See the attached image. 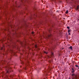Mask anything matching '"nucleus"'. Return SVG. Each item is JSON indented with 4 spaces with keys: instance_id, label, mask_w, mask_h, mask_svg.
I'll return each instance as SVG.
<instances>
[{
    "instance_id": "f257e3e1",
    "label": "nucleus",
    "mask_w": 79,
    "mask_h": 79,
    "mask_svg": "<svg viewBox=\"0 0 79 79\" xmlns=\"http://www.w3.org/2000/svg\"><path fill=\"white\" fill-rule=\"evenodd\" d=\"M5 68H6V72L7 73H10V69L9 66V64H7V65L5 67Z\"/></svg>"
},
{
    "instance_id": "f03ea898",
    "label": "nucleus",
    "mask_w": 79,
    "mask_h": 79,
    "mask_svg": "<svg viewBox=\"0 0 79 79\" xmlns=\"http://www.w3.org/2000/svg\"><path fill=\"white\" fill-rule=\"evenodd\" d=\"M4 47H0V50H3V51H4Z\"/></svg>"
},
{
    "instance_id": "7ed1b4c3",
    "label": "nucleus",
    "mask_w": 79,
    "mask_h": 79,
    "mask_svg": "<svg viewBox=\"0 0 79 79\" xmlns=\"http://www.w3.org/2000/svg\"><path fill=\"white\" fill-rule=\"evenodd\" d=\"M6 61L4 60L3 61H2L1 62V64H4V63H6Z\"/></svg>"
},
{
    "instance_id": "20e7f679",
    "label": "nucleus",
    "mask_w": 79,
    "mask_h": 79,
    "mask_svg": "<svg viewBox=\"0 0 79 79\" xmlns=\"http://www.w3.org/2000/svg\"><path fill=\"white\" fill-rule=\"evenodd\" d=\"M46 70H44V71H43V73H44V74H47V72H46Z\"/></svg>"
},
{
    "instance_id": "39448f33",
    "label": "nucleus",
    "mask_w": 79,
    "mask_h": 79,
    "mask_svg": "<svg viewBox=\"0 0 79 79\" xmlns=\"http://www.w3.org/2000/svg\"><path fill=\"white\" fill-rule=\"evenodd\" d=\"M24 2H25V1L23 0H22L21 1V4H23V3Z\"/></svg>"
},
{
    "instance_id": "423d86ee",
    "label": "nucleus",
    "mask_w": 79,
    "mask_h": 79,
    "mask_svg": "<svg viewBox=\"0 0 79 79\" xmlns=\"http://www.w3.org/2000/svg\"><path fill=\"white\" fill-rule=\"evenodd\" d=\"M79 6H78L76 8V10H79Z\"/></svg>"
},
{
    "instance_id": "0eeeda50",
    "label": "nucleus",
    "mask_w": 79,
    "mask_h": 79,
    "mask_svg": "<svg viewBox=\"0 0 79 79\" xmlns=\"http://www.w3.org/2000/svg\"><path fill=\"white\" fill-rule=\"evenodd\" d=\"M6 53V52H4V51H3V52H2V53H3V54L4 55H5V53Z\"/></svg>"
},
{
    "instance_id": "6e6552de",
    "label": "nucleus",
    "mask_w": 79,
    "mask_h": 79,
    "mask_svg": "<svg viewBox=\"0 0 79 79\" xmlns=\"http://www.w3.org/2000/svg\"><path fill=\"white\" fill-rule=\"evenodd\" d=\"M72 69L73 70L72 73H74V72L75 71H74V69H73V68H72Z\"/></svg>"
},
{
    "instance_id": "1a4fd4ad",
    "label": "nucleus",
    "mask_w": 79,
    "mask_h": 79,
    "mask_svg": "<svg viewBox=\"0 0 79 79\" xmlns=\"http://www.w3.org/2000/svg\"><path fill=\"white\" fill-rule=\"evenodd\" d=\"M69 48H70V49H71V50H73V47L71 46L69 47Z\"/></svg>"
},
{
    "instance_id": "9d476101",
    "label": "nucleus",
    "mask_w": 79,
    "mask_h": 79,
    "mask_svg": "<svg viewBox=\"0 0 79 79\" xmlns=\"http://www.w3.org/2000/svg\"><path fill=\"white\" fill-rule=\"evenodd\" d=\"M72 76L73 77H74V76H75V77H76V76L74 74H72Z\"/></svg>"
},
{
    "instance_id": "9b49d317",
    "label": "nucleus",
    "mask_w": 79,
    "mask_h": 79,
    "mask_svg": "<svg viewBox=\"0 0 79 79\" xmlns=\"http://www.w3.org/2000/svg\"><path fill=\"white\" fill-rule=\"evenodd\" d=\"M68 10H67L66 11V12H65V13H66V14H68Z\"/></svg>"
},
{
    "instance_id": "f8f14e48",
    "label": "nucleus",
    "mask_w": 79,
    "mask_h": 79,
    "mask_svg": "<svg viewBox=\"0 0 79 79\" xmlns=\"http://www.w3.org/2000/svg\"><path fill=\"white\" fill-rule=\"evenodd\" d=\"M51 36H52L51 34H50V35H48V37H51Z\"/></svg>"
},
{
    "instance_id": "ddd939ff",
    "label": "nucleus",
    "mask_w": 79,
    "mask_h": 79,
    "mask_svg": "<svg viewBox=\"0 0 79 79\" xmlns=\"http://www.w3.org/2000/svg\"><path fill=\"white\" fill-rule=\"evenodd\" d=\"M51 55H52V56H53V53H52V52L51 53Z\"/></svg>"
},
{
    "instance_id": "4468645a",
    "label": "nucleus",
    "mask_w": 79,
    "mask_h": 79,
    "mask_svg": "<svg viewBox=\"0 0 79 79\" xmlns=\"http://www.w3.org/2000/svg\"><path fill=\"white\" fill-rule=\"evenodd\" d=\"M44 53H46V54H47V53H48V52H47L46 51H44Z\"/></svg>"
},
{
    "instance_id": "2eb2a0df",
    "label": "nucleus",
    "mask_w": 79,
    "mask_h": 79,
    "mask_svg": "<svg viewBox=\"0 0 79 79\" xmlns=\"http://www.w3.org/2000/svg\"><path fill=\"white\" fill-rule=\"evenodd\" d=\"M75 66L76 67H77V68H78L79 67V66L77 65H75Z\"/></svg>"
},
{
    "instance_id": "dca6fc26",
    "label": "nucleus",
    "mask_w": 79,
    "mask_h": 79,
    "mask_svg": "<svg viewBox=\"0 0 79 79\" xmlns=\"http://www.w3.org/2000/svg\"><path fill=\"white\" fill-rule=\"evenodd\" d=\"M67 29H69V27H67Z\"/></svg>"
},
{
    "instance_id": "f3484780",
    "label": "nucleus",
    "mask_w": 79,
    "mask_h": 79,
    "mask_svg": "<svg viewBox=\"0 0 79 79\" xmlns=\"http://www.w3.org/2000/svg\"><path fill=\"white\" fill-rule=\"evenodd\" d=\"M35 48H37V45H35Z\"/></svg>"
},
{
    "instance_id": "a211bd4d",
    "label": "nucleus",
    "mask_w": 79,
    "mask_h": 79,
    "mask_svg": "<svg viewBox=\"0 0 79 79\" xmlns=\"http://www.w3.org/2000/svg\"><path fill=\"white\" fill-rule=\"evenodd\" d=\"M70 31H71L69 30H68V32H70Z\"/></svg>"
},
{
    "instance_id": "6ab92c4d",
    "label": "nucleus",
    "mask_w": 79,
    "mask_h": 79,
    "mask_svg": "<svg viewBox=\"0 0 79 79\" xmlns=\"http://www.w3.org/2000/svg\"><path fill=\"white\" fill-rule=\"evenodd\" d=\"M69 35H71V34H70V33H69Z\"/></svg>"
},
{
    "instance_id": "aec40b11",
    "label": "nucleus",
    "mask_w": 79,
    "mask_h": 79,
    "mask_svg": "<svg viewBox=\"0 0 79 79\" xmlns=\"http://www.w3.org/2000/svg\"><path fill=\"white\" fill-rule=\"evenodd\" d=\"M32 34H34V32H32Z\"/></svg>"
},
{
    "instance_id": "412c9836",
    "label": "nucleus",
    "mask_w": 79,
    "mask_h": 79,
    "mask_svg": "<svg viewBox=\"0 0 79 79\" xmlns=\"http://www.w3.org/2000/svg\"><path fill=\"white\" fill-rule=\"evenodd\" d=\"M12 9H13V7H12Z\"/></svg>"
},
{
    "instance_id": "4be33fe9",
    "label": "nucleus",
    "mask_w": 79,
    "mask_h": 79,
    "mask_svg": "<svg viewBox=\"0 0 79 79\" xmlns=\"http://www.w3.org/2000/svg\"><path fill=\"white\" fill-rule=\"evenodd\" d=\"M60 56V55H59V56Z\"/></svg>"
}]
</instances>
